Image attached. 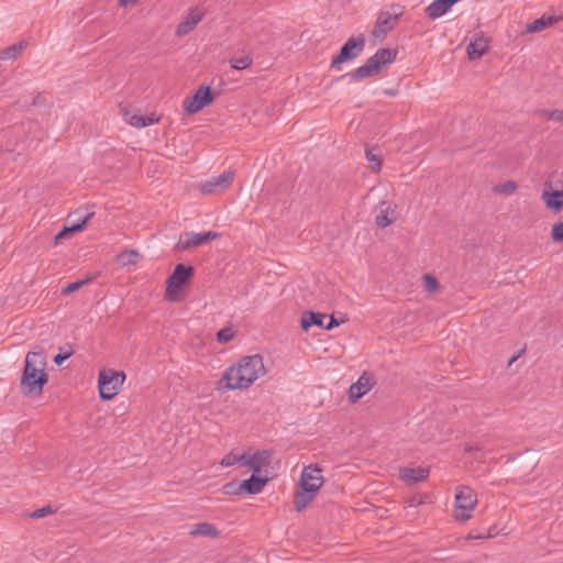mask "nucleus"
Here are the masks:
<instances>
[{
	"label": "nucleus",
	"instance_id": "a211bd4d",
	"mask_svg": "<svg viewBox=\"0 0 563 563\" xmlns=\"http://www.w3.org/2000/svg\"><path fill=\"white\" fill-rule=\"evenodd\" d=\"M397 53V49L379 48L373 56L369 57V60L372 63H377V70L379 71L383 67L395 62Z\"/></svg>",
	"mask_w": 563,
	"mask_h": 563
},
{
	"label": "nucleus",
	"instance_id": "f8f14e48",
	"mask_svg": "<svg viewBox=\"0 0 563 563\" xmlns=\"http://www.w3.org/2000/svg\"><path fill=\"white\" fill-rule=\"evenodd\" d=\"M489 49V41L482 31L474 34L473 40L466 47L468 58L474 60L484 56Z\"/></svg>",
	"mask_w": 563,
	"mask_h": 563
},
{
	"label": "nucleus",
	"instance_id": "ea45409f",
	"mask_svg": "<svg viewBox=\"0 0 563 563\" xmlns=\"http://www.w3.org/2000/svg\"><path fill=\"white\" fill-rule=\"evenodd\" d=\"M551 236L554 242L563 241V221L553 224Z\"/></svg>",
	"mask_w": 563,
	"mask_h": 563
},
{
	"label": "nucleus",
	"instance_id": "f03ea898",
	"mask_svg": "<svg viewBox=\"0 0 563 563\" xmlns=\"http://www.w3.org/2000/svg\"><path fill=\"white\" fill-rule=\"evenodd\" d=\"M46 365L44 352L31 351L26 354L20 383L24 396L36 397L43 393V388L48 382Z\"/></svg>",
	"mask_w": 563,
	"mask_h": 563
},
{
	"label": "nucleus",
	"instance_id": "393cba45",
	"mask_svg": "<svg viewBox=\"0 0 563 563\" xmlns=\"http://www.w3.org/2000/svg\"><path fill=\"white\" fill-rule=\"evenodd\" d=\"M190 536L218 538L220 536V531L213 523L200 522V523L192 526V528L190 530Z\"/></svg>",
	"mask_w": 563,
	"mask_h": 563
},
{
	"label": "nucleus",
	"instance_id": "ddd939ff",
	"mask_svg": "<svg viewBox=\"0 0 563 563\" xmlns=\"http://www.w3.org/2000/svg\"><path fill=\"white\" fill-rule=\"evenodd\" d=\"M203 12H201L199 9L195 8L189 10L187 15L184 18L181 22L176 27V34L178 36H184L189 34L197 24L202 20Z\"/></svg>",
	"mask_w": 563,
	"mask_h": 563
},
{
	"label": "nucleus",
	"instance_id": "9d476101",
	"mask_svg": "<svg viewBox=\"0 0 563 563\" xmlns=\"http://www.w3.org/2000/svg\"><path fill=\"white\" fill-rule=\"evenodd\" d=\"M235 173L233 170H225L222 174L211 177L205 181L200 190L202 195H216L220 194L230 187L234 179Z\"/></svg>",
	"mask_w": 563,
	"mask_h": 563
},
{
	"label": "nucleus",
	"instance_id": "dca6fc26",
	"mask_svg": "<svg viewBox=\"0 0 563 563\" xmlns=\"http://www.w3.org/2000/svg\"><path fill=\"white\" fill-rule=\"evenodd\" d=\"M453 5L452 0H433L424 8V14L430 20H437L446 14Z\"/></svg>",
	"mask_w": 563,
	"mask_h": 563
},
{
	"label": "nucleus",
	"instance_id": "37998d69",
	"mask_svg": "<svg viewBox=\"0 0 563 563\" xmlns=\"http://www.w3.org/2000/svg\"><path fill=\"white\" fill-rule=\"evenodd\" d=\"M53 512H54V509L52 508V506H44L42 508H38V509L34 510L31 514V517L32 518H43V517H46L47 515H51Z\"/></svg>",
	"mask_w": 563,
	"mask_h": 563
},
{
	"label": "nucleus",
	"instance_id": "f704fd0d",
	"mask_svg": "<svg viewBox=\"0 0 563 563\" xmlns=\"http://www.w3.org/2000/svg\"><path fill=\"white\" fill-rule=\"evenodd\" d=\"M74 354V349L70 344H66L59 347V352L55 355L54 362L56 365H62L64 361L69 358Z\"/></svg>",
	"mask_w": 563,
	"mask_h": 563
},
{
	"label": "nucleus",
	"instance_id": "09e8293b",
	"mask_svg": "<svg viewBox=\"0 0 563 563\" xmlns=\"http://www.w3.org/2000/svg\"><path fill=\"white\" fill-rule=\"evenodd\" d=\"M137 0H119L120 7H128L130 4H134Z\"/></svg>",
	"mask_w": 563,
	"mask_h": 563
},
{
	"label": "nucleus",
	"instance_id": "6e6552de",
	"mask_svg": "<svg viewBox=\"0 0 563 563\" xmlns=\"http://www.w3.org/2000/svg\"><path fill=\"white\" fill-rule=\"evenodd\" d=\"M322 470L317 464L306 466L300 476L299 487L308 493L317 494L323 485Z\"/></svg>",
	"mask_w": 563,
	"mask_h": 563
},
{
	"label": "nucleus",
	"instance_id": "58836bf2",
	"mask_svg": "<svg viewBox=\"0 0 563 563\" xmlns=\"http://www.w3.org/2000/svg\"><path fill=\"white\" fill-rule=\"evenodd\" d=\"M233 339V331L230 328H223L217 333V341L219 343H228Z\"/></svg>",
	"mask_w": 563,
	"mask_h": 563
},
{
	"label": "nucleus",
	"instance_id": "412c9836",
	"mask_svg": "<svg viewBox=\"0 0 563 563\" xmlns=\"http://www.w3.org/2000/svg\"><path fill=\"white\" fill-rule=\"evenodd\" d=\"M382 207L383 208L375 218V223L379 228H386L396 221V209L390 207V205H386L385 202L382 203Z\"/></svg>",
	"mask_w": 563,
	"mask_h": 563
},
{
	"label": "nucleus",
	"instance_id": "aec40b11",
	"mask_svg": "<svg viewBox=\"0 0 563 563\" xmlns=\"http://www.w3.org/2000/svg\"><path fill=\"white\" fill-rule=\"evenodd\" d=\"M327 316L320 312L305 311L301 316L300 325L302 330L308 331L312 325L324 329Z\"/></svg>",
	"mask_w": 563,
	"mask_h": 563
},
{
	"label": "nucleus",
	"instance_id": "a878e982",
	"mask_svg": "<svg viewBox=\"0 0 563 563\" xmlns=\"http://www.w3.org/2000/svg\"><path fill=\"white\" fill-rule=\"evenodd\" d=\"M27 44L29 43L26 41H20L8 47L0 49V59H15L27 47Z\"/></svg>",
	"mask_w": 563,
	"mask_h": 563
},
{
	"label": "nucleus",
	"instance_id": "2f4dec72",
	"mask_svg": "<svg viewBox=\"0 0 563 563\" xmlns=\"http://www.w3.org/2000/svg\"><path fill=\"white\" fill-rule=\"evenodd\" d=\"M517 188H518V186L514 180H507L504 183L496 184L493 187V190L496 194L509 196V195L515 194Z\"/></svg>",
	"mask_w": 563,
	"mask_h": 563
},
{
	"label": "nucleus",
	"instance_id": "3c124183",
	"mask_svg": "<svg viewBox=\"0 0 563 563\" xmlns=\"http://www.w3.org/2000/svg\"><path fill=\"white\" fill-rule=\"evenodd\" d=\"M388 95H395L394 90L387 91Z\"/></svg>",
	"mask_w": 563,
	"mask_h": 563
},
{
	"label": "nucleus",
	"instance_id": "c9c22d12",
	"mask_svg": "<svg viewBox=\"0 0 563 563\" xmlns=\"http://www.w3.org/2000/svg\"><path fill=\"white\" fill-rule=\"evenodd\" d=\"M223 493L225 495L239 496V495L244 494V489H242V487H241V482L233 481V482L227 483L223 486Z\"/></svg>",
	"mask_w": 563,
	"mask_h": 563
},
{
	"label": "nucleus",
	"instance_id": "a19ab883",
	"mask_svg": "<svg viewBox=\"0 0 563 563\" xmlns=\"http://www.w3.org/2000/svg\"><path fill=\"white\" fill-rule=\"evenodd\" d=\"M542 114L552 121L563 123V110H543Z\"/></svg>",
	"mask_w": 563,
	"mask_h": 563
},
{
	"label": "nucleus",
	"instance_id": "79ce46f5",
	"mask_svg": "<svg viewBox=\"0 0 563 563\" xmlns=\"http://www.w3.org/2000/svg\"><path fill=\"white\" fill-rule=\"evenodd\" d=\"M48 104V99L45 92H38L32 100V106L43 108Z\"/></svg>",
	"mask_w": 563,
	"mask_h": 563
},
{
	"label": "nucleus",
	"instance_id": "c85d7f7f",
	"mask_svg": "<svg viewBox=\"0 0 563 563\" xmlns=\"http://www.w3.org/2000/svg\"><path fill=\"white\" fill-rule=\"evenodd\" d=\"M556 19L554 16L542 15L539 19H536L531 23H528L526 26V31L528 33H537L543 31L545 27L552 25Z\"/></svg>",
	"mask_w": 563,
	"mask_h": 563
},
{
	"label": "nucleus",
	"instance_id": "6ab92c4d",
	"mask_svg": "<svg viewBox=\"0 0 563 563\" xmlns=\"http://www.w3.org/2000/svg\"><path fill=\"white\" fill-rule=\"evenodd\" d=\"M377 63L371 62L369 58L365 62L364 65L355 68L354 70L341 76L340 78H344L349 76L352 80H360L366 77L373 76L375 73H377Z\"/></svg>",
	"mask_w": 563,
	"mask_h": 563
},
{
	"label": "nucleus",
	"instance_id": "5701e85b",
	"mask_svg": "<svg viewBox=\"0 0 563 563\" xmlns=\"http://www.w3.org/2000/svg\"><path fill=\"white\" fill-rule=\"evenodd\" d=\"M267 483V478L258 477L255 473L247 479L241 482V487L244 494L255 495L263 490Z\"/></svg>",
	"mask_w": 563,
	"mask_h": 563
},
{
	"label": "nucleus",
	"instance_id": "f257e3e1",
	"mask_svg": "<svg viewBox=\"0 0 563 563\" xmlns=\"http://www.w3.org/2000/svg\"><path fill=\"white\" fill-rule=\"evenodd\" d=\"M265 373L262 355H245L223 372L221 378L216 383V390L224 394L234 389H247Z\"/></svg>",
	"mask_w": 563,
	"mask_h": 563
},
{
	"label": "nucleus",
	"instance_id": "b1692460",
	"mask_svg": "<svg viewBox=\"0 0 563 563\" xmlns=\"http://www.w3.org/2000/svg\"><path fill=\"white\" fill-rule=\"evenodd\" d=\"M542 200L549 209H552L556 212L563 209V191L562 190H553V191H543Z\"/></svg>",
	"mask_w": 563,
	"mask_h": 563
},
{
	"label": "nucleus",
	"instance_id": "de8ad7c7",
	"mask_svg": "<svg viewBox=\"0 0 563 563\" xmlns=\"http://www.w3.org/2000/svg\"><path fill=\"white\" fill-rule=\"evenodd\" d=\"M87 213H81L79 210L70 214L69 217H75L76 219L71 223H79L81 222V218H84Z\"/></svg>",
	"mask_w": 563,
	"mask_h": 563
},
{
	"label": "nucleus",
	"instance_id": "49530a36",
	"mask_svg": "<svg viewBox=\"0 0 563 563\" xmlns=\"http://www.w3.org/2000/svg\"><path fill=\"white\" fill-rule=\"evenodd\" d=\"M498 533L496 527H490L485 536H478L477 538H495Z\"/></svg>",
	"mask_w": 563,
	"mask_h": 563
},
{
	"label": "nucleus",
	"instance_id": "2eb2a0df",
	"mask_svg": "<svg viewBox=\"0 0 563 563\" xmlns=\"http://www.w3.org/2000/svg\"><path fill=\"white\" fill-rule=\"evenodd\" d=\"M397 18L393 16L389 12H380L374 29L372 30V35L376 38H383L389 31L394 29V22Z\"/></svg>",
	"mask_w": 563,
	"mask_h": 563
},
{
	"label": "nucleus",
	"instance_id": "4c0bfd02",
	"mask_svg": "<svg viewBox=\"0 0 563 563\" xmlns=\"http://www.w3.org/2000/svg\"><path fill=\"white\" fill-rule=\"evenodd\" d=\"M424 289L429 292H434L439 288L438 279L431 274H426L423 277Z\"/></svg>",
	"mask_w": 563,
	"mask_h": 563
},
{
	"label": "nucleus",
	"instance_id": "20e7f679",
	"mask_svg": "<svg viewBox=\"0 0 563 563\" xmlns=\"http://www.w3.org/2000/svg\"><path fill=\"white\" fill-rule=\"evenodd\" d=\"M125 380L123 371L102 369L99 373L98 387L100 398L110 400L115 397Z\"/></svg>",
	"mask_w": 563,
	"mask_h": 563
},
{
	"label": "nucleus",
	"instance_id": "c756f323",
	"mask_svg": "<svg viewBox=\"0 0 563 563\" xmlns=\"http://www.w3.org/2000/svg\"><path fill=\"white\" fill-rule=\"evenodd\" d=\"M314 493H308L306 490H298L295 494L294 507L297 511H302L314 498Z\"/></svg>",
	"mask_w": 563,
	"mask_h": 563
},
{
	"label": "nucleus",
	"instance_id": "4468645a",
	"mask_svg": "<svg viewBox=\"0 0 563 563\" xmlns=\"http://www.w3.org/2000/svg\"><path fill=\"white\" fill-rule=\"evenodd\" d=\"M271 455L272 451L269 450L256 451L253 454H242V465L250 467L253 473H258Z\"/></svg>",
	"mask_w": 563,
	"mask_h": 563
},
{
	"label": "nucleus",
	"instance_id": "f3484780",
	"mask_svg": "<svg viewBox=\"0 0 563 563\" xmlns=\"http://www.w3.org/2000/svg\"><path fill=\"white\" fill-rule=\"evenodd\" d=\"M400 478L408 484H415L427 479L429 470L424 467H402L400 468Z\"/></svg>",
	"mask_w": 563,
	"mask_h": 563
},
{
	"label": "nucleus",
	"instance_id": "473e14b6",
	"mask_svg": "<svg viewBox=\"0 0 563 563\" xmlns=\"http://www.w3.org/2000/svg\"><path fill=\"white\" fill-rule=\"evenodd\" d=\"M95 279V276H88L87 278L85 279H79V280H76V282H73V283H69L67 286H65L63 289H62V294L63 295H69L78 289H80L82 286L91 283L92 280Z\"/></svg>",
	"mask_w": 563,
	"mask_h": 563
},
{
	"label": "nucleus",
	"instance_id": "9b49d317",
	"mask_svg": "<svg viewBox=\"0 0 563 563\" xmlns=\"http://www.w3.org/2000/svg\"><path fill=\"white\" fill-rule=\"evenodd\" d=\"M374 380L366 372H364L358 379L353 383L349 388V400L355 404L364 395H366L374 386Z\"/></svg>",
	"mask_w": 563,
	"mask_h": 563
},
{
	"label": "nucleus",
	"instance_id": "e433bc0d",
	"mask_svg": "<svg viewBox=\"0 0 563 563\" xmlns=\"http://www.w3.org/2000/svg\"><path fill=\"white\" fill-rule=\"evenodd\" d=\"M242 454L239 455V454H235L234 452H230L228 453L222 460H221V465L222 466H225V467H229V466H233L234 464L236 463H241L242 464Z\"/></svg>",
	"mask_w": 563,
	"mask_h": 563
},
{
	"label": "nucleus",
	"instance_id": "39448f33",
	"mask_svg": "<svg viewBox=\"0 0 563 563\" xmlns=\"http://www.w3.org/2000/svg\"><path fill=\"white\" fill-rule=\"evenodd\" d=\"M477 504L476 495L468 486H461L455 494L454 518L464 522L472 517V511Z\"/></svg>",
	"mask_w": 563,
	"mask_h": 563
},
{
	"label": "nucleus",
	"instance_id": "c03bdc74",
	"mask_svg": "<svg viewBox=\"0 0 563 563\" xmlns=\"http://www.w3.org/2000/svg\"><path fill=\"white\" fill-rule=\"evenodd\" d=\"M464 451L466 453L479 452L481 454L478 456H475L476 460H482L485 457V453L483 452V449L478 444H466L464 446Z\"/></svg>",
	"mask_w": 563,
	"mask_h": 563
},
{
	"label": "nucleus",
	"instance_id": "72a5a7b5",
	"mask_svg": "<svg viewBox=\"0 0 563 563\" xmlns=\"http://www.w3.org/2000/svg\"><path fill=\"white\" fill-rule=\"evenodd\" d=\"M230 65L236 70H243L252 65V58L249 55L232 57L230 59Z\"/></svg>",
	"mask_w": 563,
	"mask_h": 563
},
{
	"label": "nucleus",
	"instance_id": "0eeeda50",
	"mask_svg": "<svg viewBox=\"0 0 563 563\" xmlns=\"http://www.w3.org/2000/svg\"><path fill=\"white\" fill-rule=\"evenodd\" d=\"M214 99V93L209 86H200L191 97H187L183 102L184 111L196 113L209 106Z\"/></svg>",
	"mask_w": 563,
	"mask_h": 563
},
{
	"label": "nucleus",
	"instance_id": "7c9ffc66",
	"mask_svg": "<svg viewBox=\"0 0 563 563\" xmlns=\"http://www.w3.org/2000/svg\"><path fill=\"white\" fill-rule=\"evenodd\" d=\"M140 258V253L135 250H124L117 255V260L122 266L134 265Z\"/></svg>",
	"mask_w": 563,
	"mask_h": 563
},
{
	"label": "nucleus",
	"instance_id": "cd10ccee",
	"mask_svg": "<svg viewBox=\"0 0 563 563\" xmlns=\"http://www.w3.org/2000/svg\"><path fill=\"white\" fill-rule=\"evenodd\" d=\"M365 157L368 162V167L373 173H378L382 169L383 159L380 153L376 152L375 147H365Z\"/></svg>",
	"mask_w": 563,
	"mask_h": 563
},
{
	"label": "nucleus",
	"instance_id": "423d86ee",
	"mask_svg": "<svg viewBox=\"0 0 563 563\" xmlns=\"http://www.w3.org/2000/svg\"><path fill=\"white\" fill-rule=\"evenodd\" d=\"M365 47V35L360 33L356 37H350L340 48L338 55L332 58L331 67L339 68V65L356 58Z\"/></svg>",
	"mask_w": 563,
	"mask_h": 563
},
{
	"label": "nucleus",
	"instance_id": "7ed1b4c3",
	"mask_svg": "<svg viewBox=\"0 0 563 563\" xmlns=\"http://www.w3.org/2000/svg\"><path fill=\"white\" fill-rule=\"evenodd\" d=\"M195 269L190 265L177 264L166 280L165 298L174 302L179 299V291L190 282Z\"/></svg>",
	"mask_w": 563,
	"mask_h": 563
},
{
	"label": "nucleus",
	"instance_id": "bb28decb",
	"mask_svg": "<svg viewBox=\"0 0 563 563\" xmlns=\"http://www.w3.org/2000/svg\"><path fill=\"white\" fill-rule=\"evenodd\" d=\"M125 119L131 125L139 129L155 124L159 121L158 118L153 115L130 114L129 112L125 113Z\"/></svg>",
	"mask_w": 563,
	"mask_h": 563
},
{
	"label": "nucleus",
	"instance_id": "1a4fd4ad",
	"mask_svg": "<svg viewBox=\"0 0 563 563\" xmlns=\"http://www.w3.org/2000/svg\"><path fill=\"white\" fill-rule=\"evenodd\" d=\"M220 234L216 231L208 232H185L180 234L179 240L176 244V249L179 251H186L195 246L206 244L212 240H216Z\"/></svg>",
	"mask_w": 563,
	"mask_h": 563
},
{
	"label": "nucleus",
	"instance_id": "4be33fe9",
	"mask_svg": "<svg viewBox=\"0 0 563 563\" xmlns=\"http://www.w3.org/2000/svg\"><path fill=\"white\" fill-rule=\"evenodd\" d=\"M93 212H87V214L81 218V222L79 223H70L68 227H65L62 231H59L55 238V244H58L60 240L65 239L70 233H77L84 230L86 223L92 218Z\"/></svg>",
	"mask_w": 563,
	"mask_h": 563
},
{
	"label": "nucleus",
	"instance_id": "a18cd8bd",
	"mask_svg": "<svg viewBox=\"0 0 563 563\" xmlns=\"http://www.w3.org/2000/svg\"><path fill=\"white\" fill-rule=\"evenodd\" d=\"M339 324H340V322L333 316H331L329 319V322L327 324H324V329L332 330L333 328L338 327Z\"/></svg>",
	"mask_w": 563,
	"mask_h": 563
},
{
	"label": "nucleus",
	"instance_id": "8fccbe9b",
	"mask_svg": "<svg viewBox=\"0 0 563 563\" xmlns=\"http://www.w3.org/2000/svg\"><path fill=\"white\" fill-rule=\"evenodd\" d=\"M516 360H517V356H514V357L510 360L509 364H511L512 362H516Z\"/></svg>",
	"mask_w": 563,
	"mask_h": 563
}]
</instances>
